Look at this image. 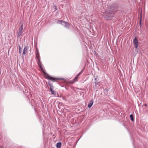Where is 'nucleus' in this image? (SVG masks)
Masks as SVG:
<instances>
[{
	"mask_svg": "<svg viewBox=\"0 0 148 148\" xmlns=\"http://www.w3.org/2000/svg\"><path fill=\"white\" fill-rule=\"evenodd\" d=\"M83 71V70H82L80 72H79L81 74L82 73Z\"/></svg>",
	"mask_w": 148,
	"mask_h": 148,
	"instance_id": "obj_19",
	"label": "nucleus"
},
{
	"mask_svg": "<svg viewBox=\"0 0 148 148\" xmlns=\"http://www.w3.org/2000/svg\"><path fill=\"white\" fill-rule=\"evenodd\" d=\"M145 106H147V104H145Z\"/></svg>",
	"mask_w": 148,
	"mask_h": 148,
	"instance_id": "obj_21",
	"label": "nucleus"
},
{
	"mask_svg": "<svg viewBox=\"0 0 148 148\" xmlns=\"http://www.w3.org/2000/svg\"><path fill=\"white\" fill-rule=\"evenodd\" d=\"M51 92V94L52 95H56V92H55L54 91H52Z\"/></svg>",
	"mask_w": 148,
	"mask_h": 148,
	"instance_id": "obj_13",
	"label": "nucleus"
},
{
	"mask_svg": "<svg viewBox=\"0 0 148 148\" xmlns=\"http://www.w3.org/2000/svg\"><path fill=\"white\" fill-rule=\"evenodd\" d=\"M54 7H55V10H57V8L56 6H55Z\"/></svg>",
	"mask_w": 148,
	"mask_h": 148,
	"instance_id": "obj_20",
	"label": "nucleus"
},
{
	"mask_svg": "<svg viewBox=\"0 0 148 148\" xmlns=\"http://www.w3.org/2000/svg\"><path fill=\"white\" fill-rule=\"evenodd\" d=\"M130 117L131 119V120L132 121H134V118L133 115L132 114H131L130 116Z\"/></svg>",
	"mask_w": 148,
	"mask_h": 148,
	"instance_id": "obj_11",
	"label": "nucleus"
},
{
	"mask_svg": "<svg viewBox=\"0 0 148 148\" xmlns=\"http://www.w3.org/2000/svg\"><path fill=\"white\" fill-rule=\"evenodd\" d=\"M57 23L61 24L64 26L65 27L69 29V28L70 24L68 22L61 20H59L57 22Z\"/></svg>",
	"mask_w": 148,
	"mask_h": 148,
	"instance_id": "obj_3",
	"label": "nucleus"
},
{
	"mask_svg": "<svg viewBox=\"0 0 148 148\" xmlns=\"http://www.w3.org/2000/svg\"><path fill=\"white\" fill-rule=\"evenodd\" d=\"M118 4L115 3L112 4L109 7L103 10L102 14L103 16L108 20H110L113 16L115 12L117 10Z\"/></svg>",
	"mask_w": 148,
	"mask_h": 148,
	"instance_id": "obj_1",
	"label": "nucleus"
},
{
	"mask_svg": "<svg viewBox=\"0 0 148 148\" xmlns=\"http://www.w3.org/2000/svg\"><path fill=\"white\" fill-rule=\"evenodd\" d=\"M80 75H81V74H80L79 73L77 74L76 76L78 77Z\"/></svg>",
	"mask_w": 148,
	"mask_h": 148,
	"instance_id": "obj_18",
	"label": "nucleus"
},
{
	"mask_svg": "<svg viewBox=\"0 0 148 148\" xmlns=\"http://www.w3.org/2000/svg\"><path fill=\"white\" fill-rule=\"evenodd\" d=\"M19 47V52L20 53H21L22 51V49L19 45H18Z\"/></svg>",
	"mask_w": 148,
	"mask_h": 148,
	"instance_id": "obj_10",
	"label": "nucleus"
},
{
	"mask_svg": "<svg viewBox=\"0 0 148 148\" xmlns=\"http://www.w3.org/2000/svg\"><path fill=\"white\" fill-rule=\"evenodd\" d=\"M48 84L50 86V87H53L52 84H51L50 83V82H48Z\"/></svg>",
	"mask_w": 148,
	"mask_h": 148,
	"instance_id": "obj_14",
	"label": "nucleus"
},
{
	"mask_svg": "<svg viewBox=\"0 0 148 148\" xmlns=\"http://www.w3.org/2000/svg\"><path fill=\"white\" fill-rule=\"evenodd\" d=\"M28 50V47H25L23 50V52L22 53L23 55H25L26 53L27 52Z\"/></svg>",
	"mask_w": 148,
	"mask_h": 148,
	"instance_id": "obj_6",
	"label": "nucleus"
},
{
	"mask_svg": "<svg viewBox=\"0 0 148 148\" xmlns=\"http://www.w3.org/2000/svg\"><path fill=\"white\" fill-rule=\"evenodd\" d=\"M53 87H50V91H51V92H52V91H53V90L52 89V88H53Z\"/></svg>",
	"mask_w": 148,
	"mask_h": 148,
	"instance_id": "obj_16",
	"label": "nucleus"
},
{
	"mask_svg": "<svg viewBox=\"0 0 148 148\" xmlns=\"http://www.w3.org/2000/svg\"><path fill=\"white\" fill-rule=\"evenodd\" d=\"M36 53L39 52L38 50V48H37V47L36 48Z\"/></svg>",
	"mask_w": 148,
	"mask_h": 148,
	"instance_id": "obj_17",
	"label": "nucleus"
},
{
	"mask_svg": "<svg viewBox=\"0 0 148 148\" xmlns=\"http://www.w3.org/2000/svg\"><path fill=\"white\" fill-rule=\"evenodd\" d=\"M36 55L37 59L38 64L41 71L44 74L46 78L47 79L50 80L53 82L56 81L58 79L50 76L49 74L44 71L40 62V56L39 53H36Z\"/></svg>",
	"mask_w": 148,
	"mask_h": 148,
	"instance_id": "obj_2",
	"label": "nucleus"
},
{
	"mask_svg": "<svg viewBox=\"0 0 148 148\" xmlns=\"http://www.w3.org/2000/svg\"><path fill=\"white\" fill-rule=\"evenodd\" d=\"M104 90L105 91H106V92H108L109 90V89L108 88H105V89H104Z\"/></svg>",
	"mask_w": 148,
	"mask_h": 148,
	"instance_id": "obj_15",
	"label": "nucleus"
},
{
	"mask_svg": "<svg viewBox=\"0 0 148 148\" xmlns=\"http://www.w3.org/2000/svg\"><path fill=\"white\" fill-rule=\"evenodd\" d=\"M78 77L76 76L74 79L73 81L74 82H76L77 81V79Z\"/></svg>",
	"mask_w": 148,
	"mask_h": 148,
	"instance_id": "obj_12",
	"label": "nucleus"
},
{
	"mask_svg": "<svg viewBox=\"0 0 148 148\" xmlns=\"http://www.w3.org/2000/svg\"><path fill=\"white\" fill-rule=\"evenodd\" d=\"M95 85H97V84L98 83V80H97V76H95Z\"/></svg>",
	"mask_w": 148,
	"mask_h": 148,
	"instance_id": "obj_9",
	"label": "nucleus"
},
{
	"mask_svg": "<svg viewBox=\"0 0 148 148\" xmlns=\"http://www.w3.org/2000/svg\"><path fill=\"white\" fill-rule=\"evenodd\" d=\"M19 24H21V26L19 27L18 31L17 32V36L18 37H19L21 36L22 34V33L23 32L22 31L23 29V23L21 21L20 23Z\"/></svg>",
	"mask_w": 148,
	"mask_h": 148,
	"instance_id": "obj_4",
	"label": "nucleus"
},
{
	"mask_svg": "<svg viewBox=\"0 0 148 148\" xmlns=\"http://www.w3.org/2000/svg\"><path fill=\"white\" fill-rule=\"evenodd\" d=\"M133 43L135 45V48L137 49L138 46V41L136 37H135L133 40Z\"/></svg>",
	"mask_w": 148,
	"mask_h": 148,
	"instance_id": "obj_5",
	"label": "nucleus"
},
{
	"mask_svg": "<svg viewBox=\"0 0 148 148\" xmlns=\"http://www.w3.org/2000/svg\"><path fill=\"white\" fill-rule=\"evenodd\" d=\"M93 101L92 100H91L90 101L88 105V107L89 108H91L93 105Z\"/></svg>",
	"mask_w": 148,
	"mask_h": 148,
	"instance_id": "obj_7",
	"label": "nucleus"
},
{
	"mask_svg": "<svg viewBox=\"0 0 148 148\" xmlns=\"http://www.w3.org/2000/svg\"><path fill=\"white\" fill-rule=\"evenodd\" d=\"M61 143L58 142L56 144V147L57 148H60L61 146Z\"/></svg>",
	"mask_w": 148,
	"mask_h": 148,
	"instance_id": "obj_8",
	"label": "nucleus"
}]
</instances>
